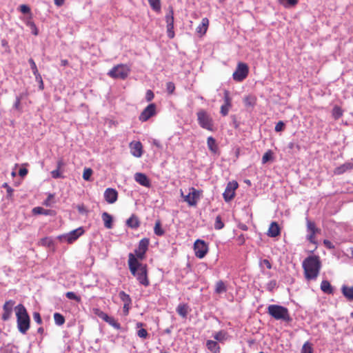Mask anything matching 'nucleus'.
Listing matches in <instances>:
<instances>
[{"label":"nucleus","mask_w":353,"mask_h":353,"mask_svg":"<svg viewBox=\"0 0 353 353\" xmlns=\"http://www.w3.org/2000/svg\"><path fill=\"white\" fill-rule=\"evenodd\" d=\"M276 285V281H271L268 284V290L270 291H272L275 288Z\"/></svg>","instance_id":"0e129e2a"},{"label":"nucleus","mask_w":353,"mask_h":353,"mask_svg":"<svg viewBox=\"0 0 353 353\" xmlns=\"http://www.w3.org/2000/svg\"><path fill=\"white\" fill-rule=\"evenodd\" d=\"M65 296L70 299V300H74L77 302L79 303L81 301V299L79 296H77L74 292H68L65 294Z\"/></svg>","instance_id":"09e8293b"},{"label":"nucleus","mask_w":353,"mask_h":353,"mask_svg":"<svg viewBox=\"0 0 353 353\" xmlns=\"http://www.w3.org/2000/svg\"><path fill=\"white\" fill-rule=\"evenodd\" d=\"M84 232V230L82 228H79L76 230H74L69 232L68 234L59 236L60 239L63 238L68 243H72L75 241L80 236H81Z\"/></svg>","instance_id":"2eb2a0df"},{"label":"nucleus","mask_w":353,"mask_h":353,"mask_svg":"<svg viewBox=\"0 0 353 353\" xmlns=\"http://www.w3.org/2000/svg\"><path fill=\"white\" fill-rule=\"evenodd\" d=\"M246 107H254L256 102V98L252 95L246 96L243 99Z\"/></svg>","instance_id":"c756f323"},{"label":"nucleus","mask_w":353,"mask_h":353,"mask_svg":"<svg viewBox=\"0 0 353 353\" xmlns=\"http://www.w3.org/2000/svg\"><path fill=\"white\" fill-rule=\"evenodd\" d=\"M202 192V190H198L194 188H190V192L188 195H183L182 191H181V195L183 197L184 201L188 203L190 206H196L197 201L201 196Z\"/></svg>","instance_id":"6e6552de"},{"label":"nucleus","mask_w":353,"mask_h":353,"mask_svg":"<svg viewBox=\"0 0 353 353\" xmlns=\"http://www.w3.org/2000/svg\"><path fill=\"white\" fill-rule=\"evenodd\" d=\"M154 232L157 236H163L165 233V231L161 227V223L160 220H157L155 223L154 228Z\"/></svg>","instance_id":"f704fd0d"},{"label":"nucleus","mask_w":353,"mask_h":353,"mask_svg":"<svg viewBox=\"0 0 353 353\" xmlns=\"http://www.w3.org/2000/svg\"><path fill=\"white\" fill-rule=\"evenodd\" d=\"M279 3L285 8L294 7L298 3V0H278Z\"/></svg>","instance_id":"e433bc0d"},{"label":"nucleus","mask_w":353,"mask_h":353,"mask_svg":"<svg viewBox=\"0 0 353 353\" xmlns=\"http://www.w3.org/2000/svg\"><path fill=\"white\" fill-rule=\"evenodd\" d=\"M207 144L209 150L213 152H216L217 150V145L216 141L212 137H209L207 139Z\"/></svg>","instance_id":"473e14b6"},{"label":"nucleus","mask_w":353,"mask_h":353,"mask_svg":"<svg viewBox=\"0 0 353 353\" xmlns=\"http://www.w3.org/2000/svg\"><path fill=\"white\" fill-rule=\"evenodd\" d=\"M176 312L181 317L186 318L189 312V306L185 303L179 304L176 307Z\"/></svg>","instance_id":"bb28decb"},{"label":"nucleus","mask_w":353,"mask_h":353,"mask_svg":"<svg viewBox=\"0 0 353 353\" xmlns=\"http://www.w3.org/2000/svg\"><path fill=\"white\" fill-rule=\"evenodd\" d=\"M149 243L150 241L148 238H143L139 241V246L134 251L136 255L135 257L137 260H143L145 258Z\"/></svg>","instance_id":"9b49d317"},{"label":"nucleus","mask_w":353,"mask_h":353,"mask_svg":"<svg viewBox=\"0 0 353 353\" xmlns=\"http://www.w3.org/2000/svg\"><path fill=\"white\" fill-rule=\"evenodd\" d=\"M137 335L142 339H146L148 336L147 330L144 328H141L137 332Z\"/></svg>","instance_id":"5fc2aeb1"},{"label":"nucleus","mask_w":353,"mask_h":353,"mask_svg":"<svg viewBox=\"0 0 353 353\" xmlns=\"http://www.w3.org/2000/svg\"><path fill=\"white\" fill-rule=\"evenodd\" d=\"M140 223L139 217L135 214H132L126 221V225L132 229H137L140 226Z\"/></svg>","instance_id":"4be33fe9"},{"label":"nucleus","mask_w":353,"mask_h":353,"mask_svg":"<svg viewBox=\"0 0 353 353\" xmlns=\"http://www.w3.org/2000/svg\"><path fill=\"white\" fill-rule=\"evenodd\" d=\"M281 234V228L276 222H272L268 228L267 234L270 237H276Z\"/></svg>","instance_id":"aec40b11"},{"label":"nucleus","mask_w":353,"mask_h":353,"mask_svg":"<svg viewBox=\"0 0 353 353\" xmlns=\"http://www.w3.org/2000/svg\"><path fill=\"white\" fill-rule=\"evenodd\" d=\"M273 159V152L272 150H268L263 156L262 157V163L265 164L268 163L270 161H272Z\"/></svg>","instance_id":"ea45409f"},{"label":"nucleus","mask_w":353,"mask_h":353,"mask_svg":"<svg viewBox=\"0 0 353 353\" xmlns=\"http://www.w3.org/2000/svg\"><path fill=\"white\" fill-rule=\"evenodd\" d=\"M94 314L97 315L100 319H103L104 321L108 319V315L98 308L93 309Z\"/></svg>","instance_id":"37998d69"},{"label":"nucleus","mask_w":353,"mask_h":353,"mask_svg":"<svg viewBox=\"0 0 353 353\" xmlns=\"http://www.w3.org/2000/svg\"><path fill=\"white\" fill-rule=\"evenodd\" d=\"M28 62L30 65V68L32 70L34 75L39 77V72L38 71V69H37V65H36L34 61L32 58H30L28 59Z\"/></svg>","instance_id":"8fccbe9b"},{"label":"nucleus","mask_w":353,"mask_h":353,"mask_svg":"<svg viewBox=\"0 0 353 353\" xmlns=\"http://www.w3.org/2000/svg\"><path fill=\"white\" fill-rule=\"evenodd\" d=\"M249 73L248 65L243 62H239L235 71L232 74L233 79L236 82H242Z\"/></svg>","instance_id":"0eeeda50"},{"label":"nucleus","mask_w":353,"mask_h":353,"mask_svg":"<svg viewBox=\"0 0 353 353\" xmlns=\"http://www.w3.org/2000/svg\"><path fill=\"white\" fill-rule=\"evenodd\" d=\"M19 10L23 14H28L30 12V8H29V6L25 4L21 5L19 7Z\"/></svg>","instance_id":"4d7b16f0"},{"label":"nucleus","mask_w":353,"mask_h":353,"mask_svg":"<svg viewBox=\"0 0 353 353\" xmlns=\"http://www.w3.org/2000/svg\"><path fill=\"white\" fill-rule=\"evenodd\" d=\"M130 72V68L125 64H118L114 66L108 72V75L112 79H125Z\"/></svg>","instance_id":"39448f33"},{"label":"nucleus","mask_w":353,"mask_h":353,"mask_svg":"<svg viewBox=\"0 0 353 353\" xmlns=\"http://www.w3.org/2000/svg\"><path fill=\"white\" fill-rule=\"evenodd\" d=\"M155 114L156 105L154 103H150L141 112L139 119L142 122H145Z\"/></svg>","instance_id":"ddd939ff"},{"label":"nucleus","mask_w":353,"mask_h":353,"mask_svg":"<svg viewBox=\"0 0 353 353\" xmlns=\"http://www.w3.org/2000/svg\"><path fill=\"white\" fill-rule=\"evenodd\" d=\"M353 169V162H346L343 165L336 168L334 170V174L340 175L345 173L346 171Z\"/></svg>","instance_id":"412c9836"},{"label":"nucleus","mask_w":353,"mask_h":353,"mask_svg":"<svg viewBox=\"0 0 353 353\" xmlns=\"http://www.w3.org/2000/svg\"><path fill=\"white\" fill-rule=\"evenodd\" d=\"M54 320L55 323L58 325H62L65 323L64 316L58 312L54 314Z\"/></svg>","instance_id":"58836bf2"},{"label":"nucleus","mask_w":353,"mask_h":353,"mask_svg":"<svg viewBox=\"0 0 353 353\" xmlns=\"http://www.w3.org/2000/svg\"><path fill=\"white\" fill-rule=\"evenodd\" d=\"M343 115V110L339 106L334 107L332 110V116L335 119H339Z\"/></svg>","instance_id":"c03bdc74"},{"label":"nucleus","mask_w":353,"mask_h":353,"mask_svg":"<svg viewBox=\"0 0 353 353\" xmlns=\"http://www.w3.org/2000/svg\"><path fill=\"white\" fill-rule=\"evenodd\" d=\"M128 266L131 274L137 278L139 284L145 287L150 285L147 265L139 262L132 253L128 255Z\"/></svg>","instance_id":"f257e3e1"},{"label":"nucleus","mask_w":353,"mask_h":353,"mask_svg":"<svg viewBox=\"0 0 353 353\" xmlns=\"http://www.w3.org/2000/svg\"><path fill=\"white\" fill-rule=\"evenodd\" d=\"M323 244L325 245V246L328 248V249H334V245L332 244V243L329 241V240H327V239H325L323 241Z\"/></svg>","instance_id":"680f3d73"},{"label":"nucleus","mask_w":353,"mask_h":353,"mask_svg":"<svg viewBox=\"0 0 353 353\" xmlns=\"http://www.w3.org/2000/svg\"><path fill=\"white\" fill-rule=\"evenodd\" d=\"M134 179L135 181L139 183L140 185L144 186V187H146V188H149L150 187V181L149 180V179L148 178V176L143 174V173H141V172H137L134 174Z\"/></svg>","instance_id":"6ab92c4d"},{"label":"nucleus","mask_w":353,"mask_h":353,"mask_svg":"<svg viewBox=\"0 0 353 353\" xmlns=\"http://www.w3.org/2000/svg\"><path fill=\"white\" fill-rule=\"evenodd\" d=\"M227 291V288L223 281H219L215 285V292L216 294H221Z\"/></svg>","instance_id":"7c9ffc66"},{"label":"nucleus","mask_w":353,"mask_h":353,"mask_svg":"<svg viewBox=\"0 0 353 353\" xmlns=\"http://www.w3.org/2000/svg\"><path fill=\"white\" fill-rule=\"evenodd\" d=\"M285 124L282 121H279L275 125L276 132H281L284 130Z\"/></svg>","instance_id":"6e6d98bb"},{"label":"nucleus","mask_w":353,"mask_h":353,"mask_svg":"<svg viewBox=\"0 0 353 353\" xmlns=\"http://www.w3.org/2000/svg\"><path fill=\"white\" fill-rule=\"evenodd\" d=\"M224 223L222 221V219L220 215H218L215 219L214 228L216 230H221L224 228Z\"/></svg>","instance_id":"a18cd8bd"},{"label":"nucleus","mask_w":353,"mask_h":353,"mask_svg":"<svg viewBox=\"0 0 353 353\" xmlns=\"http://www.w3.org/2000/svg\"><path fill=\"white\" fill-rule=\"evenodd\" d=\"M206 347L212 353L220 352V346L216 341L208 340L206 342Z\"/></svg>","instance_id":"393cba45"},{"label":"nucleus","mask_w":353,"mask_h":353,"mask_svg":"<svg viewBox=\"0 0 353 353\" xmlns=\"http://www.w3.org/2000/svg\"><path fill=\"white\" fill-rule=\"evenodd\" d=\"M101 218L104 223V226L107 229H111L113 227V218L112 216L106 212H104L101 214Z\"/></svg>","instance_id":"b1692460"},{"label":"nucleus","mask_w":353,"mask_h":353,"mask_svg":"<svg viewBox=\"0 0 353 353\" xmlns=\"http://www.w3.org/2000/svg\"><path fill=\"white\" fill-rule=\"evenodd\" d=\"M32 213L34 214H44V215H48L49 214V210H46L41 207H36L32 209Z\"/></svg>","instance_id":"49530a36"},{"label":"nucleus","mask_w":353,"mask_h":353,"mask_svg":"<svg viewBox=\"0 0 353 353\" xmlns=\"http://www.w3.org/2000/svg\"><path fill=\"white\" fill-rule=\"evenodd\" d=\"M165 21L167 23V25H174V10L172 7H169V12L165 16Z\"/></svg>","instance_id":"4c0bfd02"},{"label":"nucleus","mask_w":353,"mask_h":353,"mask_svg":"<svg viewBox=\"0 0 353 353\" xmlns=\"http://www.w3.org/2000/svg\"><path fill=\"white\" fill-rule=\"evenodd\" d=\"M3 187L6 188V190H7V192L8 193V194L10 196L12 195V192H13V189L10 187L6 183H5L3 185Z\"/></svg>","instance_id":"338daca9"},{"label":"nucleus","mask_w":353,"mask_h":353,"mask_svg":"<svg viewBox=\"0 0 353 353\" xmlns=\"http://www.w3.org/2000/svg\"><path fill=\"white\" fill-rule=\"evenodd\" d=\"M268 313L276 320H282L286 322L291 321L288 309L279 305H270L268 307Z\"/></svg>","instance_id":"20e7f679"},{"label":"nucleus","mask_w":353,"mask_h":353,"mask_svg":"<svg viewBox=\"0 0 353 353\" xmlns=\"http://www.w3.org/2000/svg\"><path fill=\"white\" fill-rule=\"evenodd\" d=\"M20 104H21V98L17 97L16 101H15L14 105V108L16 109H19L20 108Z\"/></svg>","instance_id":"774afa93"},{"label":"nucleus","mask_w":353,"mask_h":353,"mask_svg":"<svg viewBox=\"0 0 353 353\" xmlns=\"http://www.w3.org/2000/svg\"><path fill=\"white\" fill-rule=\"evenodd\" d=\"M119 296L120 299L123 302V304H132V299L130 295L126 294L124 291H121Z\"/></svg>","instance_id":"c9c22d12"},{"label":"nucleus","mask_w":353,"mask_h":353,"mask_svg":"<svg viewBox=\"0 0 353 353\" xmlns=\"http://www.w3.org/2000/svg\"><path fill=\"white\" fill-rule=\"evenodd\" d=\"M14 304L15 301L13 300H8L5 302L3 306V312L1 316L3 321H6L10 319L12 313V309Z\"/></svg>","instance_id":"dca6fc26"},{"label":"nucleus","mask_w":353,"mask_h":353,"mask_svg":"<svg viewBox=\"0 0 353 353\" xmlns=\"http://www.w3.org/2000/svg\"><path fill=\"white\" fill-rule=\"evenodd\" d=\"M195 256L199 259H203L208 252V246L203 240L197 239L194 243Z\"/></svg>","instance_id":"9d476101"},{"label":"nucleus","mask_w":353,"mask_h":353,"mask_svg":"<svg viewBox=\"0 0 353 353\" xmlns=\"http://www.w3.org/2000/svg\"><path fill=\"white\" fill-rule=\"evenodd\" d=\"M307 225V230L309 232V234L307 236V239L311 243L314 245L317 244V242L316 241V234L317 232H319V230L316 227V224L314 222L307 219L306 221Z\"/></svg>","instance_id":"f8f14e48"},{"label":"nucleus","mask_w":353,"mask_h":353,"mask_svg":"<svg viewBox=\"0 0 353 353\" xmlns=\"http://www.w3.org/2000/svg\"><path fill=\"white\" fill-rule=\"evenodd\" d=\"M167 90L170 94H172L175 90V85L172 82H168L166 85Z\"/></svg>","instance_id":"13d9d810"},{"label":"nucleus","mask_w":353,"mask_h":353,"mask_svg":"<svg viewBox=\"0 0 353 353\" xmlns=\"http://www.w3.org/2000/svg\"><path fill=\"white\" fill-rule=\"evenodd\" d=\"M38 244L41 246L51 248V247L54 246V241L52 240V239L51 237L47 236V237L42 238L39 241Z\"/></svg>","instance_id":"c85d7f7f"},{"label":"nucleus","mask_w":353,"mask_h":353,"mask_svg":"<svg viewBox=\"0 0 353 353\" xmlns=\"http://www.w3.org/2000/svg\"><path fill=\"white\" fill-rule=\"evenodd\" d=\"M105 322L117 330L121 329L120 323H119L113 317L108 316V319L105 320Z\"/></svg>","instance_id":"79ce46f5"},{"label":"nucleus","mask_w":353,"mask_h":353,"mask_svg":"<svg viewBox=\"0 0 353 353\" xmlns=\"http://www.w3.org/2000/svg\"><path fill=\"white\" fill-rule=\"evenodd\" d=\"M196 116L198 123L202 128L209 131L213 130V120L206 110L203 109L199 110L196 113Z\"/></svg>","instance_id":"423d86ee"},{"label":"nucleus","mask_w":353,"mask_h":353,"mask_svg":"<svg viewBox=\"0 0 353 353\" xmlns=\"http://www.w3.org/2000/svg\"><path fill=\"white\" fill-rule=\"evenodd\" d=\"M154 93L152 90H148L145 94V99L147 101H151L154 99Z\"/></svg>","instance_id":"bf43d9fd"},{"label":"nucleus","mask_w":353,"mask_h":353,"mask_svg":"<svg viewBox=\"0 0 353 353\" xmlns=\"http://www.w3.org/2000/svg\"><path fill=\"white\" fill-rule=\"evenodd\" d=\"M17 327L21 334H26L30 328V319L28 312L22 304L15 307Z\"/></svg>","instance_id":"7ed1b4c3"},{"label":"nucleus","mask_w":353,"mask_h":353,"mask_svg":"<svg viewBox=\"0 0 353 353\" xmlns=\"http://www.w3.org/2000/svg\"><path fill=\"white\" fill-rule=\"evenodd\" d=\"M118 197V192L113 188H107L104 192L105 200L108 203H114Z\"/></svg>","instance_id":"a211bd4d"},{"label":"nucleus","mask_w":353,"mask_h":353,"mask_svg":"<svg viewBox=\"0 0 353 353\" xmlns=\"http://www.w3.org/2000/svg\"><path fill=\"white\" fill-rule=\"evenodd\" d=\"M148 3L153 10L159 13L161 12V1L160 0H148Z\"/></svg>","instance_id":"72a5a7b5"},{"label":"nucleus","mask_w":353,"mask_h":353,"mask_svg":"<svg viewBox=\"0 0 353 353\" xmlns=\"http://www.w3.org/2000/svg\"><path fill=\"white\" fill-rule=\"evenodd\" d=\"M132 156L139 158L143 154V145L140 141H132L129 145Z\"/></svg>","instance_id":"f3484780"},{"label":"nucleus","mask_w":353,"mask_h":353,"mask_svg":"<svg viewBox=\"0 0 353 353\" xmlns=\"http://www.w3.org/2000/svg\"><path fill=\"white\" fill-rule=\"evenodd\" d=\"M92 173H93V171L91 168H84L83 172V179L87 181H91V176H92Z\"/></svg>","instance_id":"a19ab883"},{"label":"nucleus","mask_w":353,"mask_h":353,"mask_svg":"<svg viewBox=\"0 0 353 353\" xmlns=\"http://www.w3.org/2000/svg\"><path fill=\"white\" fill-rule=\"evenodd\" d=\"M51 176L54 179L63 178V176L60 172V170L57 168L51 172Z\"/></svg>","instance_id":"864d4df0"},{"label":"nucleus","mask_w":353,"mask_h":353,"mask_svg":"<svg viewBox=\"0 0 353 353\" xmlns=\"http://www.w3.org/2000/svg\"><path fill=\"white\" fill-rule=\"evenodd\" d=\"M33 319H34V321L36 323H37L38 324L42 323V319H41V315L39 312H34Z\"/></svg>","instance_id":"052dcab7"},{"label":"nucleus","mask_w":353,"mask_h":353,"mask_svg":"<svg viewBox=\"0 0 353 353\" xmlns=\"http://www.w3.org/2000/svg\"><path fill=\"white\" fill-rule=\"evenodd\" d=\"M232 99L230 97L228 90L224 91V103L221 106L220 113L222 116L225 117L228 114L232 108Z\"/></svg>","instance_id":"4468645a"},{"label":"nucleus","mask_w":353,"mask_h":353,"mask_svg":"<svg viewBox=\"0 0 353 353\" xmlns=\"http://www.w3.org/2000/svg\"><path fill=\"white\" fill-rule=\"evenodd\" d=\"M28 174V170L26 168H21L19 171V174L21 177H24Z\"/></svg>","instance_id":"69168bd1"},{"label":"nucleus","mask_w":353,"mask_h":353,"mask_svg":"<svg viewBox=\"0 0 353 353\" xmlns=\"http://www.w3.org/2000/svg\"><path fill=\"white\" fill-rule=\"evenodd\" d=\"M302 267L306 280H316L322 267L320 256L314 254L308 256L303 260Z\"/></svg>","instance_id":"f03ea898"},{"label":"nucleus","mask_w":353,"mask_h":353,"mask_svg":"<svg viewBox=\"0 0 353 353\" xmlns=\"http://www.w3.org/2000/svg\"><path fill=\"white\" fill-rule=\"evenodd\" d=\"M341 291L344 296L350 301H353V286L348 287L343 285L341 288Z\"/></svg>","instance_id":"a878e982"},{"label":"nucleus","mask_w":353,"mask_h":353,"mask_svg":"<svg viewBox=\"0 0 353 353\" xmlns=\"http://www.w3.org/2000/svg\"><path fill=\"white\" fill-rule=\"evenodd\" d=\"M131 304H123V312L125 316H128L130 309Z\"/></svg>","instance_id":"e2e57ef3"},{"label":"nucleus","mask_w":353,"mask_h":353,"mask_svg":"<svg viewBox=\"0 0 353 353\" xmlns=\"http://www.w3.org/2000/svg\"><path fill=\"white\" fill-rule=\"evenodd\" d=\"M321 290L325 294H333V288L330 283L327 280H323L321 283Z\"/></svg>","instance_id":"cd10ccee"},{"label":"nucleus","mask_w":353,"mask_h":353,"mask_svg":"<svg viewBox=\"0 0 353 353\" xmlns=\"http://www.w3.org/2000/svg\"><path fill=\"white\" fill-rule=\"evenodd\" d=\"M209 26V19L206 17L203 18L201 21V23L196 28V32L201 36H203L208 28Z\"/></svg>","instance_id":"5701e85b"},{"label":"nucleus","mask_w":353,"mask_h":353,"mask_svg":"<svg viewBox=\"0 0 353 353\" xmlns=\"http://www.w3.org/2000/svg\"><path fill=\"white\" fill-rule=\"evenodd\" d=\"M228 336V333L223 330H221L214 335V339L219 342H223L224 341L227 340Z\"/></svg>","instance_id":"2f4dec72"},{"label":"nucleus","mask_w":353,"mask_h":353,"mask_svg":"<svg viewBox=\"0 0 353 353\" xmlns=\"http://www.w3.org/2000/svg\"><path fill=\"white\" fill-rule=\"evenodd\" d=\"M167 34L168 37L170 39H173L175 36L174 31V25L170 24L167 25Z\"/></svg>","instance_id":"3c124183"},{"label":"nucleus","mask_w":353,"mask_h":353,"mask_svg":"<svg viewBox=\"0 0 353 353\" xmlns=\"http://www.w3.org/2000/svg\"><path fill=\"white\" fill-rule=\"evenodd\" d=\"M313 349L312 347V344L307 341L305 342L301 349V353H312Z\"/></svg>","instance_id":"de8ad7c7"},{"label":"nucleus","mask_w":353,"mask_h":353,"mask_svg":"<svg viewBox=\"0 0 353 353\" xmlns=\"http://www.w3.org/2000/svg\"><path fill=\"white\" fill-rule=\"evenodd\" d=\"M259 265L261 268L266 267V268L270 270L272 268V264L268 259H263L260 261Z\"/></svg>","instance_id":"603ef678"},{"label":"nucleus","mask_w":353,"mask_h":353,"mask_svg":"<svg viewBox=\"0 0 353 353\" xmlns=\"http://www.w3.org/2000/svg\"><path fill=\"white\" fill-rule=\"evenodd\" d=\"M239 184L236 181H229L226 185L223 197L225 202L231 201L236 195V190L238 188Z\"/></svg>","instance_id":"1a4fd4ad"}]
</instances>
